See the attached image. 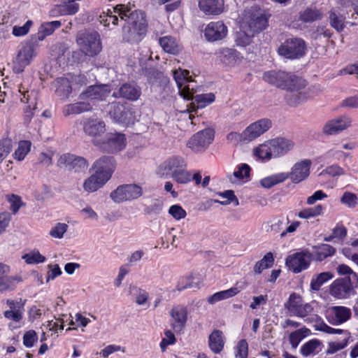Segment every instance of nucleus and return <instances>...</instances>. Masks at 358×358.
Here are the masks:
<instances>
[{"label": "nucleus", "mask_w": 358, "mask_h": 358, "mask_svg": "<svg viewBox=\"0 0 358 358\" xmlns=\"http://www.w3.org/2000/svg\"><path fill=\"white\" fill-rule=\"evenodd\" d=\"M100 22L108 27L111 23L117 25L118 21L123 22L122 34L123 40L131 43H138L147 31L145 14L141 10H131L124 4H117L106 13L100 15Z\"/></svg>", "instance_id": "obj_1"}, {"label": "nucleus", "mask_w": 358, "mask_h": 358, "mask_svg": "<svg viewBox=\"0 0 358 358\" xmlns=\"http://www.w3.org/2000/svg\"><path fill=\"white\" fill-rule=\"evenodd\" d=\"M8 309L3 313L4 317L10 322L8 323V329L11 331L21 328L24 325V314L25 301L22 299H10L6 301Z\"/></svg>", "instance_id": "obj_2"}, {"label": "nucleus", "mask_w": 358, "mask_h": 358, "mask_svg": "<svg viewBox=\"0 0 358 358\" xmlns=\"http://www.w3.org/2000/svg\"><path fill=\"white\" fill-rule=\"evenodd\" d=\"M76 42L81 52L87 56L97 55L102 49L100 36L96 31L78 33Z\"/></svg>", "instance_id": "obj_3"}, {"label": "nucleus", "mask_w": 358, "mask_h": 358, "mask_svg": "<svg viewBox=\"0 0 358 358\" xmlns=\"http://www.w3.org/2000/svg\"><path fill=\"white\" fill-rule=\"evenodd\" d=\"M293 79L285 88L287 90L285 99L289 106H296L306 101L310 95H308L307 92L303 91L306 86L305 80L296 76Z\"/></svg>", "instance_id": "obj_4"}, {"label": "nucleus", "mask_w": 358, "mask_h": 358, "mask_svg": "<svg viewBox=\"0 0 358 358\" xmlns=\"http://www.w3.org/2000/svg\"><path fill=\"white\" fill-rule=\"evenodd\" d=\"M242 27L247 29L254 34L265 29L268 25V20L263 12L257 8H251L245 10L242 22Z\"/></svg>", "instance_id": "obj_5"}, {"label": "nucleus", "mask_w": 358, "mask_h": 358, "mask_svg": "<svg viewBox=\"0 0 358 358\" xmlns=\"http://www.w3.org/2000/svg\"><path fill=\"white\" fill-rule=\"evenodd\" d=\"M306 50V46L303 40L299 38H290L281 44L278 51L280 55L294 59L304 56Z\"/></svg>", "instance_id": "obj_6"}, {"label": "nucleus", "mask_w": 358, "mask_h": 358, "mask_svg": "<svg viewBox=\"0 0 358 358\" xmlns=\"http://www.w3.org/2000/svg\"><path fill=\"white\" fill-rule=\"evenodd\" d=\"M142 187L136 184H127L118 186L110 193V198L116 203L131 201L141 197Z\"/></svg>", "instance_id": "obj_7"}, {"label": "nucleus", "mask_w": 358, "mask_h": 358, "mask_svg": "<svg viewBox=\"0 0 358 358\" xmlns=\"http://www.w3.org/2000/svg\"><path fill=\"white\" fill-rule=\"evenodd\" d=\"M187 70L178 69L173 71V78L177 84L179 94L184 99L190 100L194 93L193 80Z\"/></svg>", "instance_id": "obj_8"}, {"label": "nucleus", "mask_w": 358, "mask_h": 358, "mask_svg": "<svg viewBox=\"0 0 358 358\" xmlns=\"http://www.w3.org/2000/svg\"><path fill=\"white\" fill-rule=\"evenodd\" d=\"M36 56V45L33 42H27L22 45L13 66L16 73H22L25 66H28Z\"/></svg>", "instance_id": "obj_9"}, {"label": "nucleus", "mask_w": 358, "mask_h": 358, "mask_svg": "<svg viewBox=\"0 0 358 358\" xmlns=\"http://www.w3.org/2000/svg\"><path fill=\"white\" fill-rule=\"evenodd\" d=\"M311 259V252L304 250L289 255L285 264L292 272L299 273L308 268Z\"/></svg>", "instance_id": "obj_10"}, {"label": "nucleus", "mask_w": 358, "mask_h": 358, "mask_svg": "<svg viewBox=\"0 0 358 358\" xmlns=\"http://www.w3.org/2000/svg\"><path fill=\"white\" fill-rule=\"evenodd\" d=\"M351 315V309L343 306H329L324 311L325 318L332 325H340L347 322Z\"/></svg>", "instance_id": "obj_11"}, {"label": "nucleus", "mask_w": 358, "mask_h": 358, "mask_svg": "<svg viewBox=\"0 0 358 358\" xmlns=\"http://www.w3.org/2000/svg\"><path fill=\"white\" fill-rule=\"evenodd\" d=\"M58 165L69 171L80 173L87 169L89 164L83 157L67 153L60 156L58 159Z\"/></svg>", "instance_id": "obj_12"}, {"label": "nucleus", "mask_w": 358, "mask_h": 358, "mask_svg": "<svg viewBox=\"0 0 358 358\" xmlns=\"http://www.w3.org/2000/svg\"><path fill=\"white\" fill-rule=\"evenodd\" d=\"M214 134L211 129H205L194 134L187 143V146L196 152L206 149L213 142Z\"/></svg>", "instance_id": "obj_13"}, {"label": "nucleus", "mask_w": 358, "mask_h": 358, "mask_svg": "<svg viewBox=\"0 0 358 358\" xmlns=\"http://www.w3.org/2000/svg\"><path fill=\"white\" fill-rule=\"evenodd\" d=\"M227 27L222 21L210 22L203 30L205 38L210 42L222 40L227 35Z\"/></svg>", "instance_id": "obj_14"}, {"label": "nucleus", "mask_w": 358, "mask_h": 358, "mask_svg": "<svg viewBox=\"0 0 358 358\" xmlns=\"http://www.w3.org/2000/svg\"><path fill=\"white\" fill-rule=\"evenodd\" d=\"M296 76L284 71H269L263 75L264 81L278 87L285 89L286 87L295 78Z\"/></svg>", "instance_id": "obj_15"}, {"label": "nucleus", "mask_w": 358, "mask_h": 358, "mask_svg": "<svg viewBox=\"0 0 358 358\" xmlns=\"http://www.w3.org/2000/svg\"><path fill=\"white\" fill-rule=\"evenodd\" d=\"M271 122L268 119H262L250 124L244 131L243 136L248 143L255 140L271 127Z\"/></svg>", "instance_id": "obj_16"}, {"label": "nucleus", "mask_w": 358, "mask_h": 358, "mask_svg": "<svg viewBox=\"0 0 358 358\" xmlns=\"http://www.w3.org/2000/svg\"><path fill=\"white\" fill-rule=\"evenodd\" d=\"M329 294L337 299H345L355 294L346 278H338L329 286Z\"/></svg>", "instance_id": "obj_17"}, {"label": "nucleus", "mask_w": 358, "mask_h": 358, "mask_svg": "<svg viewBox=\"0 0 358 358\" xmlns=\"http://www.w3.org/2000/svg\"><path fill=\"white\" fill-rule=\"evenodd\" d=\"M108 113L111 118L120 123L129 124L132 117L130 108L118 102H113L109 105Z\"/></svg>", "instance_id": "obj_18"}, {"label": "nucleus", "mask_w": 358, "mask_h": 358, "mask_svg": "<svg viewBox=\"0 0 358 358\" xmlns=\"http://www.w3.org/2000/svg\"><path fill=\"white\" fill-rule=\"evenodd\" d=\"M310 159H304L296 163L289 173H286L291 180L294 183H299L306 179L310 174L311 166Z\"/></svg>", "instance_id": "obj_19"}, {"label": "nucleus", "mask_w": 358, "mask_h": 358, "mask_svg": "<svg viewBox=\"0 0 358 358\" xmlns=\"http://www.w3.org/2000/svg\"><path fill=\"white\" fill-rule=\"evenodd\" d=\"M110 92L111 89L108 85H91L80 94V99L103 101L109 96Z\"/></svg>", "instance_id": "obj_20"}, {"label": "nucleus", "mask_w": 358, "mask_h": 358, "mask_svg": "<svg viewBox=\"0 0 358 358\" xmlns=\"http://www.w3.org/2000/svg\"><path fill=\"white\" fill-rule=\"evenodd\" d=\"M182 168H187L184 158L180 156H172L166 159L159 166V173L162 176L171 175L178 171Z\"/></svg>", "instance_id": "obj_21"}, {"label": "nucleus", "mask_w": 358, "mask_h": 358, "mask_svg": "<svg viewBox=\"0 0 358 358\" xmlns=\"http://www.w3.org/2000/svg\"><path fill=\"white\" fill-rule=\"evenodd\" d=\"M273 158L280 157L293 149L294 143L285 138H275L268 141Z\"/></svg>", "instance_id": "obj_22"}, {"label": "nucleus", "mask_w": 358, "mask_h": 358, "mask_svg": "<svg viewBox=\"0 0 358 358\" xmlns=\"http://www.w3.org/2000/svg\"><path fill=\"white\" fill-rule=\"evenodd\" d=\"M352 120L348 116H341L327 122L323 127L322 131L327 135H333L348 128Z\"/></svg>", "instance_id": "obj_23"}, {"label": "nucleus", "mask_w": 358, "mask_h": 358, "mask_svg": "<svg viewBox=\"0 0 358 358\" xmlns=\"http://www.w3.org/2000/svg\"><path fill=\"white\" fill-rule=\"evenodd\" d=\"M171 327L173 330L180 331L185 326L187 320V310L182 306H174L170 311Z\"/></svg>", "instance_id": "obj_24"}, {"label": "nucleus", "mask_w": 358, "mask_h": 358, "mask_svg": "<svg viewBox=\"0 0 358 358\" xmlns=\"http://www.w3.org/2000/svg\"><path fill=\"white\" fill-rule=\"evenodd\" d=\"M83 129L86 134L93 138L101 136L106 131L103 121L96 118H87L83 124Z\"/></svg>", "instance_id": "obj_25"}, {"label": "nucleus", "mask_w": 358, "mask_h": 358, "mask_svg": "<svg viewBox=\"0 0 358 358\" xmlns=\"http://www.w3.org/2000/svg\"><path fill=\"white\" fill-rule=\"evenodd\" d=\"M198 6L207 15H218L224 11V1L198 0Z\"/></svg>", "instance_id": "obj_26"}, {"label": "nucleus", "mask_w": 358, "mask_h": 358, "mask_svg": "<svg viewBox=\"0 0 358 358\" xmlns=\"http://www.w3.org/2000/svg\"><path fill=\"white\" fill-rule=\"evenodd\" d=\"M216 55L219 60L226 66H234L241 62V57L235 49L222 48L216 52Z\"/></svg>", "instance_id": "obj_27"}, {"label": "nucleus", "mask_w": 358, "mask_h": 358, "mask_svg": "<svg viewBox=\"0 0 358 358\" xmlns=\"http://www.w3.org/2000/svg\"><path fill=\"white\" fill-rule=\"evenodd\" d=\"M108 180V176L105 177L101 172H95L85 180L83 182V189L87 192H94L102 187Z\"/></svg>", "instance_id": "obj_28"}, {"label": "nucleus", "mask_w": 358, "mask_h": 358, "mask_svg": "<svg viewBox=\"0 0 358 358\" xmlns=\"http://www.w3.org/2000/svg\"><path fill=\"white\" fill-rule=\"evenodd\" d=\"M103 148L111 152L122 150L125 147V137L122 134H110L106 138V142H103Z\"/></svg>", "instance_id": "obj_29"}, {"label": "nucleus", "mask_w": 358, "mask_h": 358, "mask_svg": "<svg viewBox=\"0 0 358 358\" xmlns=\"http://www.w3.org/2000/svg\"><path fill=\"white\" fill-rule=\"evenodd\" d=\"M94 166L96 172H101L104 177L107 175L109 180L115 169V162L113 157L104 156L96 160Z\"/></svg>", "instance_id": "obj_30"}, {"label": "nucleus", "mask_w": 358, "mask_h": 358, "mask_svg": "<svg viewBox=\"0 0 358 358\" xmlns=\"http://www.w3.org/2000/svg\"><path fill=\"white\" fill-rule=\"evenodd\" d=\"M0 275V292L13 291L19 283L22 282V278L19 275Z\"/></svg>", "instance_id": "obj_31"}, {"label": "nucleus", "mask_w": 358, "mask_h": 358, "mask_svg": "<svg viewBox=\"0 0 358 358\" xmlns=\"http://www.w3.org/2000/svg\"><path fill=\"white\" fill-rule=\"evenodd\" d=\"M119 94L122 98L130 101H136L140 97L141 91L136 84L126 83L120 87Z\"/></svg>", "instance_id": "obj_32"}, {"label": "nucleus", "mask_w": 358, "mask_h": 358, "mask_svg": "<svg viewBox=\"0 0 358 358\" xmlns=\"http://www.w3.org/2000/svg\"><path fill=\"white\" fill-rule=\"evenodd\" d=\"M52 87L58 96L67 98L71 92L70 81L66 78H58L52 83Z\"/></svg>", "instance_id": "obj_33"}, {"label": "nucleus", "mask_w": 358, "mask_h": 358, "mask_svg": "<svg viewBox=\"0 0 358 358\" xmlns=\"http://www.w3.org/2000/svg\"><path fill=\"white\" fill-rule=\"evenodd\" d=\"M241 289L237 286L232 287L228 289L222 290L213 294L207 299L210 304H214L218 301L225 300L236 296L241 292Z\"/></svg>", "instance_id": "obj_34"}, {"label": "nucleus", "mask_w": 358, "mask_h": 358, "mask_svg": "<svg viewBox=\"0 0 358 358\" xmlns=\"http://www.w3.org/2000/svg\"><path fill=\"white\" fill-rule=\"evenodd\" d=\"M335 252V249L330 245L322 244L320 245L313 247L311 255L313 259L321 262L328 257L334 255Z\"/></svg>", "instance_id": "obj_35"}, {"label": "nucleus", "mask_w": 358, "mask_h": 358, "mask_svg": "<svg viewBox=\"0 0 358 358\" xmlns=\"http://www.w3.org/2000/svg\"><path fill=\"white\" fill-rule=\"evenodd\" d=\"M224 345L223 334L219 330L213 331L208 338V345L214 353H220Z\"/></svg>", "instance_id": "obj_36"}, {"label": "nucleus", "mask_w": 358, "mask_h": 358, "mask_svg": "<svg viewBox=\"0 0 358 358\" xmlns=\"http://www.w3.org/2000/svg\"><path fill=\"white\" fill-rule=\"evenodd\" d=\"M334 277V275L331 271H326L314 275L310 282L311 290L315 292L319 291L324 284L331 280Z\"/></svg>", "instance_id": "obj_37"}, {"label": "nucleus", "mask_w": 358, "mask_h": 358, "mask_svg": "<svg viewBox=\"0 0 358 358\" xmlns=\"http://www.w3.org/2000/svg\"><path fill=\"white\" fill-rule=\"evenodd\" d=\"M315 329L329 334H343V339L349 340L350 333L348 330L334 329L327 324L322 320L317 321L314 325Z\"/></svg>", "instance_id": "obj_38"}, {"label": "nucleus", "mask_w": 358, "mask_h": 358, "mask_svg": "<svg viewBox=\"0 0 358 358\" xmlns=\"http://www.w3.org/2000/svg\"><path fill=\"white\" fill-rule=\"evenodd\" d=\"M92 109V106L85 101H80L72 104L66 105L63 110V113L65 116L71 114H79L84 112L90 111Z\"/></svg>", "instance_id": "obj_39"}, {"label": "nucleus", "mask_w": 358, "mask_h": 358, "mask_svg": "<svg viewBox=\"0 0 358 358\" xmlns=\"http://www.w3.org/2000/svg\"><path fill=\"white\" fill-rule=\"evenodd\" d=\"M322 342L317 339L313 338L304 343L300 349V352L303 357L314 356L321 351Z\"/></svg>", "instance_id": "obj_40"}, {"label": "nucleus", "mask_w": 358, "mask_h": 358, "mask_svg": "<svg viewBox=\"0 0 358 358\" xmlns=\"http://www.w3.org/2000/svg\"><path fill=\"white\" fill-rule=\"evenodd\" d=\"M318 306L319 303L316 301H312L310 303L302 302L293 315L301 318H306L309 315L317 313Z\"/></svg>", "instance_id": "obj_41"}, {"label": "nucleus", "mask_w": 358, "mask_h": 358, "mask_svg": "<svg viewBox=\"0 0 358 358\" xmlns=\"http://www.w3.org/2000/svg\"><path fill=\"white\" fill-rule=\"evenodd\" d=\"M159 44L163 50L168 53L176 55L180 51L177 41L171 36L160 38Z\"/></svg>", "instance_id": "obj_42"}, {"label": "nucleus", "mask_w": 358, "mask_h": 358, "mask_svg": "<svg viewBox=\"0 0 358 358\" xmlns=\"http://www.w3.org/2000/svg\"><path fill=\"white\" fill-rule=\"evenodd\" d=\"M288 178L286 173H279L266 177L260 180L261 185L264 188H271L273 186L282 182Z\"/></svg>", "instance_id": "obj_43"}, {"label": "nucleus", "mask_w": 358, "mask_h": 358, "mask_svg": "<svg viewBox=\"0 0 358 358\" xmlns=\"http://www.w3.org/2000/svg\"><path fill=\"white\" fill-rule=\"evenodd\" d=\"M194 93L193 94L192 98L190 99H194V102L192 103V105L194 107L196 104L197 108H205L208 105L212 103L215 99V95L213 93L201 94L195 96H194Z\"/></svg>", "instance_id": "obj_44"}, {"label": "nucleus", "mask_w": 358, "mask_h": 358, "mask_svg": "<svg viewBox=\"0 0 358 358\" xmlns=\"http://www.w3.org/2000/svg\"><path fill=\"white\" fill-rule=\"evenodd\" d=\"M255 34L247 29H244L241 24V30L236 34V43L237 45L245 47L250 44Z\"/></svg>", "instance_id": "obj_45"}, {"label": "nucleus", "mask_w": 358, "mask_h": 358, "mask_svg": "<svg viewBox=\"0 0 358 358\" xmlns=\"http://www.w3.org/2000/svg\"><path fill=\"white\" fill-rule=\"evenodd\" d=\"M22 259H24L27 264H38L43 263L46 260L45 257L41 255L36 249L31 250L24 254L22 256Z\"/></svg>", "instance_id": "obj_46"}, {"label": "nucleus", "mask_w": 358, "mask_h": 358, "mask_svg": "<svg viewBox=\"0 0 358 358\" xmlns=\"http://www.w3.org/2000/svg\"><path fill=\"white\" fill-rule=\"evenodd\" d=\"M274 262L273 256L271 252H268L264 257L257 262L254 266V271L256 273H261L264 270L271 268Z\"/></svg>", "instance_id": "obj_47"}, {"label": "nucleus", "mask_w": 358, "mask_h": 358, "mask_svg": "<svg viewBox=\"0 0 358 358\" xmlns=\"http://www.w3.org/2000/svg\"><path fill=\"white\" fill-rule=\"evenodd\" d=\"M250 166L246 164H243L238 167L237 171H234L232 175L229 176V180L232 183H236L240 180L248 178L250 176Z\"/></svg>", "instance_id": "obj_48"}, {"label": "nucleus", "mask_w": 358, "mask_h": 358, "mask_svg": "<svg viewBox=\"0 0 358 358\" xmlns=\"http://www.w3.org/2000/svg\"><path fill=\"white\" fill-rule=\"evenodd\" d=\"M254 155L262 160H269L273 157L268 141L259 145L254 150Z\"/></svg>", "instance_id": "obj_49"}, {"label": "nucleus", "mask_w": 358, "mask_h": 358, "mask_svg": "<svg viewBox=\"0 0 358 358\" xmlns=\"http://www.w3.org/2000/svg\"><path fill=\"white\" fill-rule=\"evenodd\" d=\"M302 302L303 301L300 295L296 293H292L289 295L287 301L285 303V307L292 315H293Z\"/></svg>", "instance_id": "obj_50"}, {"label": "nucleus", "mask_w": 358, "mask_h": 358, "mask_svg": "<svg viewBox=\"0 0 358 358\" xmlns=\"http://www.w3.org/2000/svg\"><path fill=\"white\" fill-rule=\"evenodd\" d=\"M62 25V23L59 20L45 22L42 24L40 28V33L43 34L39 38L43 40L44 37L51 35L55 30L59 29Z\"/></svg>", "instance_id": "obj_51"}, {"label": "nucleus", "mask_w": 358, "mask_h": 358, "mask_svg": "<svg viewBox=\"0 0 358 358\" xmlns=\"http://www.w3.org/2000/svg\"><path fill=\"white\" fill-rule=\"evenodd\" d=\"M171 178L178 184L185 185L192 181V174L187 171L186 168H182L178 171L173 173Z\"/></svg>", "instance_id": "obj_52"}, {"label": "nucleus", "mask_w": 358, "mask_h": 358, "mask_svg": "<svg viewBox=\"0 0 358 358\" xmlns=\"http://www.w3.org/2000/svg\"><path fill=\"white\" fill-rule=\"evenodd\" d=\"M31 143L27 141H20L13 157L17 161H22L30 151Z\"/></svg>", "instance_id": "obj_53"}, {"label": "nucleus", "mask_w": 358, "mask_h": 358, "mask_svg": "<svg viewBox=\"0 0 358 358\" xmlns=\"http://www.w3.org/2000/svg\"><path fill=\"white\" fill-rule=\"evenodd\" d=\"M81 0H62L61 4L67 15H73L78 13Z\"/></svg>", "instance_id": "obj_54"}, {"label": "nucleus", "mask_w": 358, "mask_h": 358, "mask_svg": "<svg viewBox=\"0 0 358 358\" xmlns=\"http://www.w3.org/2000/svg\"><path fill=\"white\" fill-rule=\"evenodd\" d=\"M321 18V14L317 10L306 9L299 13V20L303 22H313Z\"/></svg>", "instance_id": "obj_55"}, {"label": "nucleus", "mask_w": 358, "mask_h": 358, "mask_svg": "<svg viewBox=\"0 0 358 358\" xmlns=\"http://www.w3.org/2000/svg\"><path fill=\"white\" fill-rule=\"evenodd\" d=\"M310 330L306 328L300 329L289 335V342L292 346L296 348L301 340L306 336Z\"/></svg>", "instance_id": "obj_56"}, {"label": "nucleus", "mask_w": 358, "mask_h": 358, "mask_svg": "<svg viewBox=\"0 0 358 358\" xmlns=\"http://www.w3.org/2000/svg\"><path fill=\"white\" fill-rule=\"evenodd\" d=\"M347 231L343 225L336 226L334 228L332 234L329 236L325 237L324 240L326 241L338 242L342 241L345 237Z\"/></svg>", "instance_id": "obj_57"}, {"label": "nucleus", "mask_w": 358, "mask_h": 358, "mask_svg": "<svg viewBox=\"0 0 358 358\" xmlns=\"http://www.w3.org/2000/svg\"><path fill=\"white\" fill-rule=\"evenodd\" d=\"M135 302L145 309L148 308L150 307L149 293L144 289H138L135 295Z\"/></svg>", "instance_id": "obj_58"}, {"label": "nucleus", "mask_w": 358, "mask_h": 358, "mask_svg": "<svg viewBox=\"0 0 358 358\" xmlns=\"http://www.w3.org/2000/svg\"><path fill=\"white\" fill-rule=\"evenodd\" d=\"M340 201L342 204L347 206L348 208H354L358 203V197L352 192H345Z\"/></svg>", "instance_id": "obj_59"}, {"label": "nucleus", "mask_w": 358, "mask_h": 358, "mask_svg": "<svg viewBox=\"0 0 358 358\" xmlns=\"http://www.w3.org/2000/svg\"><path fill=\"white\" fill-rule=\"evenodd\" d=\"M329 21L331 27L338 31L343 29L345 18L342 15L331 11L329 14Z\"/></svg>", "instance_id": "obj_60"}, {"label": "nucleus", "mask_w": 358, "mask_h": 358, "mask_svg": "<svg viewBox=\"0 0 358 358\" xmlns=\"http://www.w3.org/2000/svg\"><path fill=\"white\" fill-rule=\"evenodd\" d=\"M348 341L347 339H343L341 341H333L328 343L327 354V355H333L336 352L344 349L348 344Z\"/></svg>", "instance_id": "obj_61"}, {"label": "nucleus", "mask_w": 358, "mask_h": 358, "mask_svg": "<svg viewBox=\"0 0 358 358\" xmlns=\"http://www.w3.org/2000/svg\"><path fill=\"white\" fill-rule=\"evenodd\" d=\"M13 142L10 138H3L0 141V162H2L11 152Z\"/></svg>", "instance_id": "obj_62"}, {"label": "nucleus", "mask_w": 358, "mask_h": 358, "mask_svg": "<svg viewBox=\"0 0 358 358\" xmlns=\"http://www.w3.org/2000/svg\"><path fill=\"white\" fill-rule=\"evenodd\" d=\"M194 276L193 275L180 278L178 283V289L182 290L187 288L196 287L198 285L194 282Z\"/></svg>", "instance_id": "obj_63"}, {"label": "nucleus", "mask_w": 358, "mask_h": 358, "mask_svg": "<svg viewBox=\"0 0 358 358\" xmlns=\"http://www.w3.org/2000/svg\"><path fill=\"white\" fill-rule=\"evenodd\" d=\"M248 354V344L244 339L241 340L235 348L236 358H247Z\"/></svg>", "instance_id": "obj_64"}]
</instances>
